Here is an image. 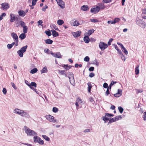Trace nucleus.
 <instances>
[{
    "mask_svg": "<svg viewBox=\"0 0 146 146\" xmlns=\"http://www.w3.org/2000/svg\"><path fill=\"white\" fill-rule=\"evenodd\" d=\"M120 20V19L119 18H115L114 19L113 22H111V24H115L116 23L119 22Z\"/></svg>",
    "mask_w": 146,
    "mask_h": 146,
    "instance_id": "nucleus-31",
    "label": "nucleus"
},
{
    "mask_svg": "<svg viewBox=\"0 0 146 146\" xmlns=\"http://www.w3.org/2000/svg\"><path fill=\"white\" fill-rule=\"evenodd\" d=\"M39 139H40L38 140L39 141L38 143L40 145H43L44 144V141L41 140L40 138Z\"/></svg>",
    "mask_w": 146,
    "mask_h": 146,
    "instance_id": "nucleus-46",
    "label": "nucleus"
},
{
    "mask_svg": "<svg viewBox=\"0 0 146 146\" xmlns=\"http://www.w3.org/2000/svg\"><path fill=\"white\" fill-rule=\"evenodd\" d=\"M84 40L86 43H88L90 41V39L88 37V36H86L84 38Z\"/></svg>",
    "mask_w": 146,
    "mask_h": 146,
    "instance_id": "nucleus-24",
    "label": "nucleus"
},
{
    "mask_svg": "<svg viewBox=\"0 0 146 146\" xmlns=\"http://www.w3.org/2000/svg\"><path fill=\"white\" fill-rule=\"evenodd\" d=\"M2 92L4 94H6L7 92L6 89L5 88H3V89Z\"/></svg>",
    "mask_w": 146,
    "mask_h": 146,
    "instance_id": "nucleus-55",
    "label": "nucleus"
},
{
    "mask_svg": "<svg viewBox=\"0 0 146 146\" xmlns=\"http://www.w3.org/2000/svg\"><path fill=\"white\" fill-rule=\"evenodd\" d=\"M111 0H103V2L104 3H108L111 1Z\"/></svg>",
    "mask_w": 146,
    "mask_h": 146,
    "instance_id": "nucleus-59",
    "label": "nucleus"
},
{
    "mask_svg": "<svg viewBox=\"0 0 146 146\" xmlns=\"http://www.w3.org/2000/svg\"><path fill=\"white\" fill-rule=\"evenodd\" d=\"M13 46L11 44H8L7 45V47L9 49L11 48Z\"/></svg>",
    "mask_w": 146,
    "mask_h": 146,
    "instance_id": "nucleus-62",
    "label": "nucleus"
},
{
    "mask_svg": "<svg viewBox=\"0 0 146 146\" xmlns=\"http://www.w3.org/2000/svg\"><path fill=\"white\" fill-rule=\"evenodd\" d=\"M45 43L47 44H52L53 41L50 39H47L46 40H45Z\"/></svg>",
    "mask_w": 146,
    "mask_h": 146,
    "instance_id": "nucleus-29",
    "label": "nucleus"
},
{
    "mask_svg": "<svg viewBox=\"0 0 146 146\" xmlns=\"http://www.w3.org/2000/svg\"><path fill=\"white\" fill-rule=\"evenodd\" d=\"M24 127L25 128V132L28 136H34L37 135V133L28 127L25 126Z\"/></svg>",
    "mask_w": 146,
    "mask_h": 146,
    "instance_id": "nucleus-1",
    "label": "nucleus"
},
{
    "mask_svg": "<svg viewBox=\"0 0 146 146\" xmlns=\"http://www.w3.org/2000/svg\"><path fill=\"white\" fill-rule=\"evenodd\" d=\"M58 109L56 107H54L52 109V111L53 112L56 113L58 111Z\"/></svg>",
    "mask_w": 146,
    "mask_h": 146,
    "instance_id": "nucleus-54",
    "label": "nucleus"
},
{
    "mask_svg": "<svg viewBox=\"0 0 146 146\" xmlns=\"http://www.w3.org/2000/svg\"><path fill=\"white\" fill-rule=\"evenodd\" d=\"M108 117H109L107 115V113H106L105 116L102 117L104 121H108V120H109L110 118Z\"/></svg>",
    "mask_w": 146,
    "mask_h": 146,
    "instance_id": "nucleus-25",
    "label": "nucleus"
},
{
    "mask_svg": "<svg viewBox=\"0 0 146 146\" xmlns=\"http://www.w3.org/2000/svg\"><path fill=\"white\" fill-rule=\"evenodd\" d=\"M44 33L48 36H50L51 35V33L50 30H49V31H45Z\"/></svg>",
    "mask_w": 146,
    "mask_h": 146,
    "instance_id": "nucleus-41",
    "label": "nucleus"
},
{
    "mask_svg": "<svg viewBox=\"0 0 146 146\" xmlns=\"http://www.w3.org/2000/svg\"><path fill=\"white\" fill-rule=\"evenodd\" d=\"M32 90H33L37 94H38V95H39L40 96H41V93H40L38 91H37L36 90V89H35L33 87V89H32Z\"/></svg>",
    "mask_w": 146,
    "mask_h": 146,
    "instance_id": "nucleus-51",
    "label": "nucleus"
},
{
    "mask_svg": "<svg viewBox=\"0 0 146 146\" xmlns=\"http://www.w3.org/2000/svg\"><path fill=\"white\" fill-rule=\"evenodd\" d=\"M121 50L126 55H127L128 54V52L127 50H126V48L123 47L122 48H121Z\"/></svg>",
    "mask_w": 146,
    "mask_h": 146,
    "instance_id": "nucleus-37",
    "label": "nucleus"
},
{
    "mask_svg": "<svg viewBox=\"0 0 146 146\" xmlns=\"http://www.w3.org/2000/svg\"><path fill=\"white\" fill-rule=\"evenodd\" d=\"M48 72L47 68L46 66H44L43 69L40 70V72L41 74L44 73H47Z\"/></svg>",
    "mask_w": 146,
    "mask_h": 146,
    "instance_id": "nucleus-23",
    "label": "nucleus"
},
{
    "mask_svg": "<svg viewBox=\"0 0 146 146\" xmlns=\"http://www.w3.org/2000/svg\"><path fill=\"white\" fill-rule=\"evenodd\" d=\"M21 116L22 117L28 118L30 117V116L29 113L24 110H23Z\"/></svg>",
    "mask_w": 146,
    "mask_h": 146,
    "instance_id": "nucleus-10",
    "label": "nucleus"
},
{
    "mask_svg": "<svg viewBox=\"0 0 146 146\" xmlns=\"http://www.w3.org/2000/svg\"><path fill=\"white\" fill-rule=\"evenodd\" d=\"M25 34V33H21L19 36V38L21 40H23L25 39L26 37Z\"/></svg>",
    "mask_w": 146,
    "mask_h": 146,
    "instance_id": "nucleus-27",
    "label": "nucleus"
},
{
    "mask_svg": "<svg viewBox=\"0 0 146 146\" xmlns=\"http://www.w3.org/2000/svg\"><path fill=\"white\" fill-rule=\"evenodd\" d=\"M58 4L60 7L62 9L65 8V4L64 2L62 1V0H55Z\"/></svg>",
    "mask_w": 146,
    "mask_h": 146,
    "instance_id": "nucleus-8",
    "label": "nucleus"
},
{
    "mask_svg": "<svg viewBox=\"0 0 146 146\" xmlns=\"http://www.w3.org/2000/svg\"><path fill=\"white\" fill-rule=\"evenodd\" d=\"M58 73L61 75L64 76L65 77H67V74L65 71L64 70H58Z\"/></svg>",
    "mask_w": 146,
    "mask_h": 146,
    "instance_id": "nucleus-19",
    "label": "nucleus"
},
{
    "mask_svg": "<svg viewBox=\"0 0 146 146\" xmlns=\"http://www.w3.org/2000/svg\"><path fill=\"white\" fill-rule=\"evenodd\" d=\"M2 7L4 10L7 9L9 8V5L7 3H3L1 4Z\"/></svg>",
    "mask_w": 146,
    "mask_h": 146,
    "instance_id": "nucleus-16",
    "label": "nucleus"
},
{
    "mask_svg": "<svg viewBox=\"0 0 146 146\" xmlns=\"http://www.w3.org/2000/svg\"><path fill=\"white\" fill-rule=\"evenodd\" d=\"M143 117L144 121H146V111L143 113Z\"/></svg>",
    "mask_w": 146,
    "mask_h": 146,
    "instance_id": "nucleus-50",
    "label": "nucleus"
},
{
    "mask_svg": "<svg viewBox=\"0 0 146 146\" xmlns=\"http://www.w3.org/2000/svg\"><path fill=\"white\" fill-rule=\"evenodd\" d=\"M99 46L102 50H103L108 47V45L103 42H101L99 43Z\"/></svg>",
    "mask_w": 146,
    "mask_h": 146,
    "instance_id": "nucleus-6",
    "label": "nucleus"
},
{
    "mask_svg": "<svg viewBox=\"0 0 146 146\" xmlns=\"http://www.w3.org/2000/svg\"><path fill=\"white\" fill-rule=\"evenodd\" d=\"M23 110H21L18 108H16L13 110V112L17 114L21 115Z\"/></svg>",
    "mask_w": 146,
    "mask_h": 146,
    "instance_id": "nucleus-12",
    "label": "nucleus"
},
{
    "mask_svg": "<svg viewBox=\"0 0 146 146\" xmlns=\"http://www.w3.org/2000/svg\"><path fill=\"white\" fill-rule=\"evenodd\" d=\"M25 83L31 89H33V87L32 86L34 87L35 88H36V84L35 82H32L30 84L28 81L25 80Z\"/></svg>",
    "mask_w": 146,
    "mask_h": 146,
    "instance_id": "nucleus-7",
    "label": "nucleus"
},
{
    "mask_svg": "<svg viewBox=\"0 0 146 146\" xmlns=\"http://www.w3.org/2000/svg\"><path fill=\"white\" fill-rule=\"evenodd\" d=\"M43 23L42 21L41 20H39L37 22V23L38 24V25L39 26V25H41V26H42V25H41Z\"/></svg>",
    "mask_w": 146,
    "mask_h": 146,
    "instance_id": "nucleus-56",
    "label": "nucleus"
},
{
    "mask_svg": "<svg viewBox=\"0 0 146 146\" xmlns=\"http://www.w3.org/2000/svg\"><path fill=\"white\" fill-rule=\"evenodd\" d=\"M37 0H33L32 2V6H34L35 5Z\"/></svg>",
    "mask_w": 146,
    "mask_h": 146,
    "instance_id": "nucleus-57",
    "label": "nucleus"
},
{
    "mask_svg": "<svg viewBox=\"0 0 146 146\" xmlns=\"http://www.w3.org/2000/svg\"><path fill=\"white\" fill-rule=\"evenodd\" d=\"M95 75V74H94L92 72V73H91L90 74H89V76L90 77H91V78H92V77H94Z\"/></svg>",
    "mask_w": 146,
    "mask_h": 146,
    "instance_id": "nucleus-63",
    "label": "nucleus"
},
{
    "mask_svg": "<svg viewBox=\"0 0 146 146\" xmlns=\"http://www.w3.org/2000/svg\"><path fill=\"white\" fill-rule=\"evenodd\" d=\"M11 84L12 86L15 90L17 89V87L15 84L13 82H11Z\"/></svg>",
    "mask_w": 146,
    "mask_h": 146,
    "instance_id": "nucleus-43",
    "label": "nucleus"
},
{
    "mask_svg": "<svg viewBox=\"0 0 146 146\" xmlns=\"http://www.w3.org/2000/svg\"><path fill=\"white\" fill-rule=\"evenodd\" d=\"M136 24L143 28H145L146 27V23L143 20L140 19H136Z\"/></svg>",
    "mask_w": 146,
    "mask_h": 146,
    "instance_id": "nucleus-5",
    "label": "nucleus"
},
{
    "mask_svg": "<svg viewBox=\"0 0 146 146\" xmlns=\"http://www.w3.org/2000/svg\"><path fill=\"white\" fill-rule=\"evenodd\" d=\"M82 100L80 98H78L76 100V102L75 103V105L76 107V109L78 110V109L79 104L80 105L82 103Z\"/></svg>",
    "mask_w": 146,
    "mask_h": 146,
    "instance_id": "nucleus-13",
    "label": "nucleus"
},
{
    "mask_svg": "<svg viewBox=\"0 0 146 146\" xmlns=\"http://www.w3.org/2000/svg\"><path fill=\"white\" fill-rule=\"evenodd\" d=\"M100 10V8L98 7V6H97L96 7L92 8L90 10V11L91 12L94 14H96L98 13Z\"/></svg>",
    "mask_w": 146,
    "mask_h": 146,
    "instance_id": "nucleus-11",
    "label": "nucleus"
},
{
    "mask_svg": "<svg viewBox=\"0 0 146 146\" xmlns=\"http://www.w3.org/2000/svg\"><path fill=\"white\" fill-rule=\"evenodd\" d=\"M109 120H110L109 123L110 122H113L116 121L115 117H114V118H113L110 119H109Z\"/></svg>",
    "mask_w": 146,
    "mask_h": 146,
    "instance_id": "nucleus-53",
    "label": "nucleus"
},
{
    "mask_svg": "<svg viewBox=\"0 0 146 146\" xmlns=\"http://www.w3.org/2000/svg\"><path fill=\"white\" fill-rule=\"evenodd\" d=\"M62 67L64 68L66 70H69L71 67V66H68V65L62 64Z\"/></svg>",
    "mask_w": 146,
    "mask_h": 146,
    "instance_id": "nucleus-26",
    "label": "nucleus"
},
{
    "mask_svg": "<svg viewBox=\"0 0 146 146\" xmlns=\"http://www.w3.org/2000/svg\"><path fill=\"white\" fill-rule=\"evenodd\" d=\"M94 31V30L93 29L89 30L88 31L85 33V35L87 36H89L92 34Z\"/></svg>",
    "mask_w": 146,
    "mask_h": 146,
    "instance_id": "nucleus-17",
    "label": "nucleus"
},
{
    "mask_svg": "<svg viewBox=\"0 0 146 146\" xmlns=\"http://www.w3.org/2000/svg\"><path fill=\"white\" fill-rule=\"evenodd\" d=\"M68 77L69 79L70 84L73 86H75V83L73 74L71 72L68 73Z\"/></svg>",
    "mask_w": 146,
    "mask_h": 146,
    "instance_id": "nucleus-2",
    "label": "nucleus"
},
{
    "mask_svg": "<svg viewBox=\"0 0 146 146\" xmlns=\"http://www.w3.org/2000/svg\"><path fill=\"white\" fill-rule=\"evenodd\" d=\"M118 110L120 113H122L123 111V108L119 106L118 107Z\"/></svg>",
    "mask_w": 146,
    "mask_h": 146,
    "instance_id": "nucleus-42",
    "label": "nucleus"
},
{
    "mask_svg": "<svg viewBox=\"0 0 146 146\" xmlns=\"http://www.w3.org/2000/svg\"><path fill=\"white\" fill-rule=\"evenodd\" d=\"M91 21L93 23H97L98 22V21L97 19H90Z\"/></svg>",
    "mask_w": 146,
    "mask_h": 146,
    "instance_id": "nucleus-49",
    "label": "nucleus"
},
{
    "mask_svg": "<svg viewBox=\"0 0 146 146\" xmlns=\"http://www.w3.org/2000/svg\"><path fill=\"white\" fill-rule=\"evenodd\" d=\"M37 71L38 70L36 68H34L31 70L30 73L31 74H33L36 73Z\"/></svg>",
    "mask_w": 146,
    "mask_h": 146,
    "instance_id": "nucleus-33",
    "label": "nucleus"
},
{
    "mask_svg": "<svg viewBox=\"0 0 146 146\" xmlns=\"http://www.w3.org/2000/svg\"><path fill=\"white\" fill-rule=\"evenodd\" d=\"M118 52V53L120 55H123V54L122 53V52L121 51V50L119 49L118 50H117Z\"/></svg>",
    "mask_w": 146,
    "mask_h": 146,
    "instance_id": "nucleus-64",
    "label": "nucleus"
},
{
    "mask_svg": "<svg viewBox=\"0 0 146 146\" xmlns=\"http://www.w3.org/2000/svg\"><path fill=\"white\" fill-rule=\"evenodd\" d=\"M122 90H120L119 89H118V92L117 93L118 94H119L120 95H122Z\"/></svg>",
    "mask_w": 146,
    "mask_h": 146,
    "instance_id": "nucleus-58",
    "label": "nucleus"
},
{
    "mask_svg": "<svg viewBox=\"0 0 146 146\" xmlns=\"http://www.w3.org/2000/svg\"><path fill=\"white\" fill-rule=\"evenodd\" d=\"M51 31L52 33V35L56 37L58 36V33L54 30H52Z\"/></svg>",
    "mask_w": 146,
    "mask_h": 146,
    "instance_id": "nucleus-20",
    "label": "nucleus"
},
{
    "mask_svg": "<svg viewBox=\"0 0 146 146\" xmlns=\"http://www.w3.org/2000/svg\"><path fill=\"white\" fill-rule=\"evenodd\" d=\"M10 17L11 18L10 21L12 22H14L15 19L17 18V17H16L15 15L11 13L10 14Z\"/></svg>",
    "mask_w": 146,
    "mask_h": 146,
    "instance_id": "nucleus-18",
    "label": "nucleus"
},
{
    "mask_svg": "<svg viewBox=\"0 0 146 146\" xmlns=\"http://www.w3.org/2000/svg\"><path fill=\"white\" fill-rule=\"evenodd\" d=\"M27 47L28 46L26 45L22 47L17 52V53L20 57H22L23 56V53L26 51Z\"/></svg>",
    "mask_w": 146,
    "mask_h": 146,
    "instance_id": "nucleus-3",
    "label": "nucleus"
},
{
    "mask_svg": "<svg viewBox=\"0 0 146 146\" xmlns=\"http://www.w3.org/2000/svg\"><path fill=\"white\" fill-rule=\"evenodd\" d=\"M81 9L83 11H86L88 9V7L86 5H84L81 7Z\"/></svg>",
    "mask_w": 146,
    "mask_h": 146,
    "instance_id": "nucleus-30",
    "label": "nucleus"
},
{
    "mask_svg": "<svg viewBox=\"0 0 146 146\" xmlns=\"http://www.w3.org/2000/svg\"><path fill=\"white\" fill-rule=\"evenodd\" d=\"M6 15V14L5 13H3L0 17V21L2 20L3 19V17L5 16Z\"/></svg>",
    "mask_w": 146,
    "mask_h": 146,
    "instance_id": "nucleus-52",
    "label": "nucleus"
},
{
    "mask_svg": "<svg viewBox=\"0 0 146 146\" xmlns=\"http://www.w3.org/2000/svg\"><path fill=\"white\" fill-rule=\"evenodd\" d=\"M19 15L22 17H24L26 15L25 12L23 10H20L18 12Z\"/></svg>",
    "mask_w": 146,
    "mask_h": 146,
    "instance_id": "nucleus-22",
    "label": "nucleus"
},
{
    "mask_svg": "<svg viewBox=\"0 0 146 146\" xmlns=\"http://www.w3.org/2000/svg\"><path fill=\"white\" fill-rule=\"evenodd\" d=\"M11 35L14 39V41L18 40V37L16 33H11Z\"/></svg>",
    "mask_w": 146,
    "mask_h": 146,
    "instance_id": "nucleus-15",
    "label": "nucleus"
},
{
    "mask_svg": "<svg viewBox=\"0 0 146 146\" xmlns=\"http://www.w3.org/2000/svg\"><path fill=\"white\" fill-rule=\"evenodd\" d=\"M57 23L59 25H61L64 23V22L62 20H58L57 21Z\"/></svg>",
    "mask_w": 146,
    "mask_h": 146,
    "instance_id": "nucleus-36",
    "label": "nucleus"
},
{
    "mask_svg": "<svg viewBox=\"0 0 146 146\" xmlns=\"http://www.w3.org/2000/svg\"><path fill=\"white\" fill-rule=\"evenodd\" d=\"M23 32L24 33H26L27 32L28 27L27 26H24L23 27Z\"/></svg>",
    "mask_w": 146,
    "mask_h": 146,
    "instance_id": "nucleus-32",
    "label": "nucleus"
},
{
    "mask_svg": "<svg viewBox=\"0 0 146 146\" xmlns=\"http://www.w3.org/2000/svg\"><path fill=\"white\" fill-rule=\"evenodd\" d=\"M20 24L23 27H24V26H25V23L23 22V21H20Z\"/></svg>",
    "mask_w": 146,
    "mask_h": 146,
    "instance_id": "nucleus-45",
    "label": "nucleus"
},
{
    "mask_svg": "<svg viewBox=\"0 0 146 146\" xmlns=\"http://www.w3.org/2000/svg\"><path fill=\"white\" fill-rule=\"evenodd\" d=\"M93 64L96 65L97 66H98L99 65V62L98 60L95 59L93 61Z\"/></svg>",
    "mask_w": 146,
    "mask_h": 146,
    "instance_id": "nucleus-38",
    "label": "nucleus"
},
{
    "mask_svg": "<svg viewBox=\"0 0 146 146\" xmlns=\"http://www.w3.org/2000/svg\"><path fill=\"white\" fill-rule=\"evenodd\" d=\"M115 117V119L116 121L122 118V117L121 116V115L117 116Z\"/></svg>",
    "mask_w": 146,
    "mask_h": 146,
    "instance_id": "nucleus-44",
    "label": "nucleus"
},
{
    "mask_svg": "<svg viewBox=\"0 0 146 146\" xmlns=\"http://www.w3.org/2000/svg\"><path fill=\"white\" fill-rule=\"evenodd\" d=\"M40 137L37 136H35L33 137L34 141V142H38V140L40 139Z\"/></svg>",
    "mask_w": 146,
    "mask_h": 146,
    "instance_id": "nucleus-28",
    "label": "nucleus"
},
{
    "mask_svg": "<svg viewBox=\"0 0 146 146\" xmlns=\"http://www.w3.org/2000/svg\"><path fill=\"white\" fill-rule=\"evenodd\" d=\"M55 57L58 58H61V55L60 52H57L56 53Z\"/></svg>",
    "mask_w": 146,
    "mask_h": 146,
    "instance_id": "nucleus-39",
    "label": "nucleus"
},
{
    "mask_svg": "<svg viewBox=\"0 0 146 146\" xmlns=\"http://www.w3.org/2000/svg\"><path fill=\"white\" fill-rule=\"evenodd\" d=\"M139 65H137L136 66V67L135 69V73L136 75H138L139 74Z\"/></svg>",
    "mask_w": 146,
    "mask_h": 146,
    "instance_id": "nucleus-21",
    "label": "nucleus"
},
{
    "mask_svg": "<svg viewBox=\"0 0 146 146\" xmlns=\"http://www.w3.org/2000/svg\"><path fill=\"white\" fill-rule=\"evenodd\" d=\"M42 136L43 138L45 139L46 141H50V138L47 136L45 135H43Z\"/></svg>",
    "mask_w": 146,
    "mask_h": 146,
    "instance_id": "nucleus-40",
    "label": "nucleus"
},
{
    "mask_svg": "<svg viewBox=\"0 0 146 146\" xmlns=\"http://www.w3.org/2000/svg\"><path fill=\"white\" fill-rule=\"evenodd\" d=\"M71 24L74 26H77L80 25L79 23L75 19H73L70 22Z\"/></svg>",
    "mask_w": 146,
    "mask_h": 146,
    "instance_id": "nucleus-9",
    "label": "nucleus"
},
{
    "mask_svg": "<svg viewBox=\"0 0 146 146\" xmlns=\"http://www.w3.org/2000/svg\"><path fill=\"white\" fill-rule=\"evenodd\" d=\"M81 31H78L76 32H72V34L73 36L74 37H77L80 36Z\"/></svg>",
    "mask_w": 146,
    "mask_h": 146,
    "instance_id": "nucleus-14",
    "label": "nucleus"
},
{
    "mask_svg": "<svg viewBox=\"0 0 146 146\" xmlns=\"http://www.w3.org/2000/svg\"><path fill=\"white\" fill-rule=\"evenodd\" d=\"M46 119L50 122L52 123H58V120L55 119L54 117L51 115H49L45 116Z\"/></svg>",
    "mask_w": 146,
    "mask_h": 146,
    "instance_id": "nucleus-4",
    "label": "nucleus"
},
{
    "mask_svg": "<svg viewBox=\"0 0 146 146\" xmlns=\"http://www.w3.org/2000/svg\"><path fill=\"white\" fill-rule=\"evenodd\" d=\"M51 27H52V28H54L55 30L57 31H58V29L57 27L55 25H52Z\"/></svg>",
    "mask_w": 146,
    "mask_h": 146,
    "instance_id": "nucleus-47",
    "label": "nucleus"
},
{
    "mask_svg": "<svg viewBox=\"0 0 146 146\" xmlns=\"http://www.w3.org/2000/svg\"><path fill=\"white\" fill-rule=\"evenodd\" d=\"M90 60V58L88 56L85 57L84 58V60L86 62H88Z\"/></svg>",
    "mask_w": 146,
    "mask_h": 146,
    "instance_id": "nucleus-48",
    "label": "nucleus"
},
{
    "mask_svg": "<svg viewBox=\"0 0 146 146\" xmlns=\"http://www.w3.org/2000/svg\"><path fill=\"white\" fill-rule=\"evenodd\" d=\"M98 6V7L100 8V9H103L105 8L104 5L103 3H100Z\"/></svg>",
    "mask_w": 146,
    "mask_h": 146,
    "instance_id": "nucleus-34",
    "label": "nucleus"
},
{
    "mask_svg": "<svg viewBox=\"0 0 146 146\" xmlns=\"http://www.w3.org/2000/svg\"><path fill=\"white\" fill-rule=\"evenodd\" d=\"M103 87L105 88H107L108 87V84L106 83H104L103 84Z\"/></svg>",
    "mask_w": 146,
    "mask_h": 146,
    "instance_id": "nucleus-61",
    "label": "nucleus"
},
{
    "mask_svg": "<svg viewBox=\"0 0 146 146\" xmlns=\"http://www.w3.org/2000/svg\"><path fill=\"white\" fill-rule=\"evenodd\" d=\"M87 85L88 86V92H90L91 89L92 88V86L90 82L88 83Z\"/></svg>",
    "mask_w": 146,
    "mask_h": 146,
    "instance_id": "nucleus-35",
    "label": "nucleus"
},
{
    "mask_svg": "<svg viewBox=\"0 0 146 146\" xmlns=\"http://www.w3.org/2000/svg\"><path fill=\"white\" fill-rule=\"evenodd\" d=\"M113 39L112 38H110L109 39V41L108 42V45H110L111 44V42L113 40Z\"/></svg>",
    "mask_w": 146,
    "mask_h": 146,
    "instance_id": "nucleus-60",
    "label": "nucleus"
}]
</instances>
